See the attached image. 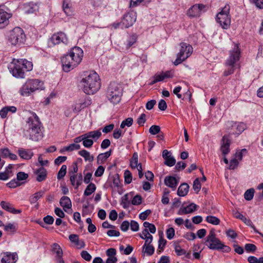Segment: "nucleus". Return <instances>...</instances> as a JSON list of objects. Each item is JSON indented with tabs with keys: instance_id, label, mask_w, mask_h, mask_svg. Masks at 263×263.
<instances>
[{
	"instance_id": "f257e3e1",
	"label": "nucleus",
	"mask_w": 263,
	"mask_h": 263,
	"mask_svg": "<svg viewBox=\"0 0 263 263\" xmlns=\"http://www.w3.org/2000/svg\"><path fill=\"white\" fill-rule=\"evenodd\" d=\"M31 114L32 116L27 119V130L25 135L31 140L37 141L43 137V133L41 129V122L35 112H32Z\"/></svg>"
},
{
	"instance_id": "f03ea898",
	"label": "nucleus",
	"mask_w": 263,
	"mask_h": 263,
	"mask_svg": "<svg viewBox=\"0 0 263 263\" xmlns=\"http://www.w3.org/2000/svg\"><path fill=\"white\" fill-rule=\"evenodd\" d=\"M32 62L26 59H13L8 68L13 76L17 78H24L25 72L32 69Z\"/></svg>"
},
{
	"instance_id": "7ed1b4c3",
	"label": "nucleus",
	"mask_w": 263,
	"mask_h": 263,
	"mask_svg": "<svg viewBox=\"0 0 263 263\" xmlns=\"http://www.w3.org/2000/svg\"><path fill=\"white\" fill-rule=\"evenodd\" d=\"M84 92L87 95H93L100 88L99 77L95 71H91L81 80Z\"/></svg>"
},
{
	"instance_id": "20e7f679",
	"label": "nucleus",
	"mask_w": 263,
	"mask_h": 263,
	"mask_svg": "<svg viewBox=\"0 0 263 263\" xmlns=\"http://www.w3.org/2000/svg\"><path fill=\"white\" fill-rule=\"evenodd\" d=\"M240 50L238 44H234V46L232 50L229 51V56L226 61L225 65L230 67L224 71V76H228L234 72V66L236 62L240 59Z\"/></svg>"
},
{
	"instance_id": "39448f33",
	"label": "nucleus",
	"mask_w": 263,
	"mask_h": 263,
	"mask_svg": "<svg viewBox=\"0 0 263 263\" xmlns=\"http://www.w3.org/2000/svg\"><path fill=\"white\" fill-rule=\"evenodd\" d=\"M205 245L208 247L213 250H222L223 252L228 253L230 252V247L224 245L221 241L216 237L215 230H210L209 235L205 238Z\"/></svg>"
},
{
	"instance_id": "423d86ee",
	"label": "nucleus",
	"mask_w": 263,
	"mask_h": 263,
	"mask_svg": "<svg viewBox=\"0 0 263 263\" xmlns=\"http://www.w3.org/2000/svg\"><path fill=\"white\" fill-rule=\"evenodd\" d=\"M43 88L42 81L38 79H29L22 86L20 92L23 96H29L35 91Z\"/></svg>"
},
{
	"instance_id": "0eeeda50",
	"label": "nucleus",
	"mask_w": 263,
	"mask_h": 263,
	"mask_svg": "<svg viewBox=\"0 0 263 263\" xmlns=\"http://www.w3.org/2000/svg\"><path fill=\"white\" fill-rule=\"evenodd\" d=\"M122 95L121 86L115 82L110 83L106 92L108 100L114 104H118L121 100Z\"/></svg>"
},
{
	"instance_id": "6e6552de",
	"label": "nucleus",
	"mask_w": 263,
	"mask_h": 263,
	"mask_svg": "<svg viewBox=\"0 0 263 263\" xmlns=\"http://www.w3.org/2000/svg\"><path fill=\"white\" fill-rule=\"evenodd\" d=\"M230 6L226 5L217 14L216 22L224 29H227L230 26L231 18L230 15Z\"/></svg>"
},
{
	"instance_id": "1a4fd4ad",
	"label": "nucleus",
	"mask_w": 263,
	"mask_h": 263,
	"mask_svg": "<svg viewBox=\"0 0 263 263\" xmlns=\"http://www.w3.org/2000/svg\"><path fill=\"white\" fill-rule=\"evenodd\" d=\"M181 48L177 54V58L174 61L175 65H178L189 58L193 52V48L191 45L185 43H180Z\"/></svg>"
},
{
	"instance_id": "9d476101",
	"label": "nucleus",
	"mask_w": 263,
	"mask_h": 263,
	"mask_svg": "<svg viewBox=\"0 0 263 263\" xmlns=\"http://www.w3.org/2000/svg\"><path fill=\"white\" fill-rule=\"evenodd\" d=\"M26 35L23 30L17 27L13 28L10 32L9 41L13 45H16L24 43Z\"/></svg>"
},
{
	"instance_id": "9b49d317",
	"label": "nucleus",
	"mask_w": 263,
	"mask_h": 263,
	"mask_svg": "<svg viewBox=\"0 0 263 263\" xmlns=\"http://www.w3.org/2000/svg\"><path fill=\"white\" fill-rule=\"evenodd\" d=\"M61 62L63 69L66 72L72 70L78 65V64L74 63L73 59L70 56L69 52L61 58Z\"/></svg>"
},
{
	"instance_id": "f8f14e48",
	"label": "nucleus",
	"mask_w": 263,
	"mask_h": 263,
	"mask_svg": "<svg viewBox=\"0 0 263 263\" xmlns=\"http://www.w3.org/2000/svg\"><path fill=\"white\" fill-rule=\"evenodd\" d=\"M70 56L73 59L74 63L78 65L81 62L83 57V51L79 47H74L69 51Z\"/></svg>"
},
{
	"instance_id": "ddd939ff",
	"label": "nucleus",
	"mask_w": 263,
	"mask_h": 263,
	"mask_svg": "<svg viewBox=\"0 0 263 263\" xmlns=\"http://www.w3.org/2000/svg\"><path fill=\"white\" fill-rule=\"evenodd\" d=\"M50 41L54 45H58L61 43L67 44L68 39L65 33L59 32L52 35L50 38Z\"/></svg>"
},
{
	"instance_id": "4468645a",
	"label": "nucleus",
	"mask_w": 263,
	"mask_h": 263,
	"mask_svg": "<svg viewBox=\"0 0 263 263\" xmlns=\"http://www.w3.org/2000/svg\"><path fill=\"white\" fill-rule=\"evenodd\" d=\"M230 144L231 141L229 136L228 135L223 136L221 140L220 150L222 155L224 156H226L229 153Z\"/></svg>"
},
{
	"instance_id": "2eb2a0df",
	"label": "nucleus",
	"mask_w": 263,
	"mask_h": 263,
	"mask_svg": "<svg viewBox=\"0 0 263 263\" xmlns=\"http://www.w3.org/2000/svg\"><path fill=\"white\" fill-rule=\"evenodd\" d=\"M136 20L135 14L132 13H127L124 15L122 19V28H127L132 26Z\"/></svg>"
},
{
	"instance_id": "dca6fc26",
	"label": "nucleus",
	"mask_w": 263,
	"mask_h": 263,
	"mask_svg": "<svg viewBox=\"0 0 263 263\" xmlns=\"http://www.w3.org/2000/svg\"><path fill=\"white\" fill-rule=\"evenodd\" d=\"M18 258L16 253L4 252L1 263H15Z\"/></svg>"
},
{
	"instance_id": "f3484780",
	"label": "nucleus",
	"mask_w": 263,
	"mask_h": 263,
	"mask_svg": "<svg viewBox=\"0 0 263 263\" xmlns=\"http://www.w3.org/2000/svg\"><path fill=\"white\" fill-rule=\"evenodd\" d=\"M12 16L11 13H9L0 8V28H4L9 24V20Z\"/></svg>"
},
{
	"instance_id": "a211bd4d",
	"label": "nucleus",
	"mask_w": 263,
	"mask_h": 263,
	"mask_svg": "<svg viewBox=\"0 0 263 263\" xmlns=\"http://www.w3.org/2000/svg\"><path fill=\"white\" fill-rule=\"evenodd\" d=\"M62 9L67 16H72L74 13L71 0H63Z\"/></svg>"
},
{
	"instance_id": "6ab92c4d",
	"label": "nucleus",
	"mask_w": 263,
	"mask_h": 263,
	"mask_svg": "<svg viewBox=\"0 0 263 263\" xmlns=\"http://www.w3.org/2000/svg\"><path fill=\"white\" fill-rule=\"evenodd\" d=\"M82 179L83 176L81 173L77 175L72 174L70 177L71 184L76 189H77L82 183Z\"/></svg>"
},
{
	"instance_id": "aec40b11",
	"label": "nucleus",
	"mask_w": 263,
	"mask_h": 263,
	"mask_svg": "<svg viewBox=\"0 0 263 263\" xmlns=\"http://www.w3.org/2000/svg\"><path fill=\"white\" fill-rule=\"evenodd\" d=\"M179 180L173 176H166L164 180L165 185L172 188L173 190H175L179 183Z\"/></svg>"
},
{
	"instance_id": "412c9836",
	"label": "nucleus",
	"mask_w": 263,
	"mask_h": 263,
	"mask_svg": "<svg viewBox=\"0 0 263 263\" xmlns=\"http://www.w3.org/2000/svg\"><path fill=\"white\" fill-rule=\"evenodd\" d=\"M34 174L36 176V180L38 182H42L45 180L47 178V170L43 167H41L34 171Z\"/></svg>"
},
{
	"instance_id": "4be33fe9",
	"label": "nucleus",
	"mask_w": 263,
	"mask_h": 263,
	"mask_svg": "<svg viewBox=\"0 0 263 263\" xmlns=\"http://www.w3.org/2000/svg\"><path fill=\"white\" fill-rule=\"evenodd\" d=\"M60 204L63 207V210L66 212L67 209H70L72 204L70 199L67 196H63L60 200Z\"/></svg>"
},
{
	"instance_id": "5701e85b",
	"label": "nucleus",
	"mask_w": 263,
	"mask_h": 263,
	"mask_svg": "<svg viewBox=\"0 0 263 263\" xmlns=\"http://www.w3.org/2000/svg\"><path fill=\"white\" fill-rule=\"evenodd\" d=\"M197 210V205L192 203L186 207L181 208L178 212V214H187L191 213Z\"/></svg>"
},
{
	"instance_id": "b1692460",
	"label": "nucleus",
	"mask_w": 263,
	"mask_h": 263,
	"mask_svg": "<svg viewBox=\"0 0 263 263\" xmlns=\"http://www.w3.org/2000/svg\"><path fill=\"white\" fill-rule=\"evenodd\" d=\"M18 154L21 158L26 160L31 159L33 156V153L31 149H25L22 148L18 149Z\"/></svg>"
},
{
	"instance_id": "393cba45",
	"label": "nucleus",
	"mask_w": 263,
	"mask_h": 263,
	"mask_svg": "<svg viewBox=\"0 0 263 263\" xmlns=\"http://www.w3.org/2000/svg\"><path fill=\"white\" fill-rule=\"evenodd\" d=\"M1 205L3 209L13 214H19L22 212L21 210L15 209L10 203L4 201H1Z\"/></svg>"
},
{
	"instance_id": "a878e982",
	"label": "nucleus",
	"mask_w": 263,
	"mask_h": 263,
	"mask_svg": "<svg viewBox=\"0 0 263 263\" xmlns=\"http://www.w3.org/2000/svg\"><path fill=\"white\" fill-rule=\"evenodd\" d=\"M189 185L186 183H182L178 187L177 195L180 197H183L187 195L189 192Z\"/></svg>"
},
{
	"instance_id": "bb28decb",
	"label": "nucleus",
	"mask_w": 263,
	"mask_h": 263,
	"mask_svg": "<svg viewBox=\"0 0 263 263\" xmlns=\"http://www.w3.org/2000/svg\"><path fill=\"white\" fill-rule=\"evenodd\" d=\"M187 14L191 17H196L200 15L199 6L197 4L193 5L188 10Z\"/></svg>"
},
{
	"instance_id": "cd10ccee",
	"label": "nucleus",
	"mask_w": 263,
	"mask_h": 263,
	"mask_svg": "<svg viewBox=\"0 0 263 263\" xmlns=\"http://www.w3.org/2000/svg\"><path fill=\"white\" fill-rule=\"evenodd\" d=\"M111 154V150H109L104 153L100 154L97 157V163L98 164H102L104 163Z\"/></svg>"
},
{
	"instance_id": "c85d7f7f",
	"label": "nucleus",
	"mask_w": 263,
	"mask_h": 263,
	"mask_svg": "<svg viewBox=\"0 0 263 263\" xmlns=\"http://www.w3.org/2000/svg\"><path fill=\"white\" fill-rule=\"evenodd\" d=\"M232 127L236 129V131L233 132L232 134L239 135L246 128V125L242 122L234 123Z\"/></svg>"
},
{
	"instance_id": "c756f323",
	"label": "nucleus",
	"mask_w": 263,
	"mask_h": 263,
	"mask_svg": "<svg viewBox=\"0 0 263 263\" xmlns=\"http://www.w3.org/2000/svg\"><path fill=\"white\" fill-rule=\"evenodd\" d=\"M137 36L136 34H132L128 36L125 44V47L127 49L136 43Z\"/></svg>"
},
{
	"instance_id": "7c9ffc66",
	"label": "nucleus",
	"mask_w": 263,
	"mask_h": 263,
	"mask_svg": "<svg viewBox=\"0 0 263 263\" xmlns=\"http://www.w3.org/2000/svg\"><path fill=\"white\" fill-rule=\"evenodd\" d=\"M45 194V191L41 190L30 196L29 200L31 204L35 203Z\"/></svg>"
},
{
	"instance_id": "2f4dec72",
	"label": "nucleus",
	"mask_w": 263,
	"mask_h": 263,
	"mask_svg": "<svg viewBox=\"0 0 263 263\" xmlns=\"http://www.w3.org/2000/svg\"><path fill=\"white\" fill-rule=\"evenodd\" d=\"M52 251L56 253L57 260L63 259V251L60 246L56 243H54L52 246Z\"/></svg>"
},
{
	"instance_id": "473e14b6",
	"label": "nucleus",
	"mask_w": 263,
	"mask_h": 263,
	"mask_svg": "<svg viewBox=\"0 0 263 263\" xmlns=\"http://www.w3.org/2000/svg\"><path fill=\"white\" fill-rule=\"evenodd\" d=\"M85 135L87 136V138L93 139L96 141L101 136L102 133L100 130H97L88 132L85 134Z\"/></svg>"
},
{
	"instance_id": "72a5a7b5",
	"label": "nucleus",
	"mask_w": 263,
	"mask_h": 263,
	"mask_svg": "<svg viewBox=\"0 0 263 263\" xmlns=\"http://www.w3.org/2000/svg\"><path fill=\"white\" fill-rule=\"evenodd\" d=\"M79 154L83 157L86 161H89L92 162L94 160V157L91 156L89 152L85 149H83L79 152Z\"/></svg>"
},
{
	"instance_id": "f704fd0d",
	"label": "nucleus",
	"mask_w": 263,
	"mask_h": 263,
	"mask_svg": "<svg viewBox=\"0 0 263 263\" xmlns=\"http://www.w3.org/2000/svg\"><path fill=\"white\" fill-rule=\"evenodd\" d=\"M155 251V248L152 245H144L142 247V253L146 254L147 256L152 255Z\"/></svg>"
},
{
	"instance_id": "c9c22d12",
	"label": "nucleus",
	"mask_w": 263,
	"mask_h": 263,
	"mask_svg": "<svg viewBox=\"0 0 263 263\" xmlns=\"http://www.w3.org/2000/svg\"><path fill=\"white\" fill-rule=\"evenodd\" d=\"M96 186L95 184L94 183H90L87 186L85 190L84 191V195L86 196H89L96 191Z\"/></svg>"
},
{
	"instance_id": "e433bc0d",
	"label": "nucleus",
	"mask_w": 263,
	"mask_h": 263,
	"mask_svg": "<svg viewBox=\"0 0 263 263\" xmlns=\"http://www.w3.org/2000/svg\"><path fill=\"white\" fill-rule=\"evenodd\" d=\"M205 221L213 225H218L220 222V220L218 218L211 215L207 216L205 218Z\"/></svg>"
},
{
	"instance_id": "4c0bfd02",
	"label": "nucleus",
	"mask_w": 263,
	"mask_h": 263,
	"mask_svg": "<svg viewBox=\"0 0 263 263\" xmlns=\"http://www.w3.org/2000/svg\"><path fill=\"white\" fill-rule=\"evenodd\" d=\"M130 202L129 200V197L127 194L124 195L121 198V204L124 209H127L130 205Z\"/></svg>"
},
{
	"instance_id": "58836bf2",
	"label": "nucleus",
	"mask_w": 263,
	"mask_h": 263,
	"mask_svg": "<svg viewBox=\"0 0 263 263\" xmlns=\"http://www.w3.org/2000/svg\"><path fill=\"white\" fill-rule=\"evenodd\" d=\"M138 162V153L135 152L133 154V157L130 161V165L132 168H136L137 167Z\"/></svg>"
},
{
	"instance_id": "ea45409f",
	"label": "nucleus",
	"mask_w": 263,
	"mask_h": 263,
	"mask_svg": "<svg viewBox=\"0 0 263 263\" xmlns=\"http://www.w3.org/2000/svg\"><path fill=\"white\" fill-rule=\"evenodd\" d=\"M87 137V136L85 135V134L83 141V145L85 147L90 148L92 146L93 144V141L92 139Z\"/></svg>"
},
{
	"instance_id": "a19ab883",
	"label": "nucleus",
	"mask_w": 263,
	"mask_h": 263,
	"mask_svg": "<svg viewBox=\"0 0 263 263\" xmlns=\"http://www.w3.org/2000/svg\"><path fill=\"white\" fill-rule=\"evenodd\" d=\"M87 105L88 104H87L85 101L83 102H81L80 103H77L74 105L73 110V111L78 112L83 108H85Z\"/></svg>"
},
{
	"instance_id": "79ce46f5",
	"label": "nucleus",
	"mask_w": 263,
	"mask_h": 263,
	"mask_svg": "<svg viewBox=\"0 0 263 263\" xmlns=\"http://www.w3.org/2000/svg\"><path fill=\"white\" fill-rule=\"evenodd\" d=\"M67 172V166L66 165H63L60 171L58 173L57 179L61 180L65 176Z\"/></svg>"
},
{
	"instance_id": "37998d69",
	"label": "nucleus",
	"mask_w": 263,
	"mask_h": 263,
	"mask_svg": "<svg viewBox=\"0 0 263 263\" xmlns=\"http://www.w3.org/2000/svg\"><path fill=\"white\" fill-rule=\"evenodd\" d=\"M254 194V190L253 189H250L246 191L244 194V197L246 200L250 201L253 198Z\"/></svg>"
},
{
	"instance_id": "c03bdc74",
	"label": "nucleus",
	"mask_w": 263,
	"mask_h": 263,
	"mask_svg": "<svg viewBox=\"0 0 263 263\" xmlns=\"http://www.w3.org/2000/svg\"><path fill=\"white\" fill-rule=\"evenodd\" d=\"M143 226L145 229L148 228V230L151 233L154 234L156 231V228L154 224L145 221L143 223Z\"/></svg>"
},
{
	"instance_id": "a18cd8bd",
	"label": "nucleus",
	"mask_w": 263,
	"mask_h": 263,
	"mask_svg": "<svg viewBox=\"0 0 263 263\" xmlns=\"http://www.w3.org/2000/svg\"><path fill=\"white\" fill-rule=\"evenodd\" d=\"M80 147H81V146L79 144H76V143H72V144H70V145H69L67 146L64 147V150L68 151V152H71L75 149H76V150L79 149H80Z\"/></svg>"
},
{
	"instance_id": "49530a36",
	"label": "nucleus",
	"mask_w": 263,
	"mask_h": 263,
	"mask_svg": "<svg viewBox=\"0 0 263 263\" xmlns=\"http://www.w3.org/2000/svg\"><path fill=\"white\" fill-rule=\"evenodd\" d=\"M133 123V119L132 118H128L125 120H123L120 125V128H124L125 126L130 127L132 126Z\"/></svg>"
},
{
	"instance_id": "de8ad7c7",
	"label": "nucleus",
	"mask_w": 263,
	"mask_h": 263,
	"mask_svg": "<svg viewBox=\"0 0 263 263\" xmlns=\"http://www.w3.org/2000/svg\"><path fill=\"white\" fill-rule=\"evenodd\" d=\"M201 185L199 178H196L193 182V188L196 193H198L201 189Z\"/></svg>"
},
{
	"instance_id": "09e8293b",
	"label": "nucleus",
	"mask_w": 263,
	"mask_h": 263,
	"mask_svg": "<svg viewBox=\"0 0 263 263\" xmlns=\"http://www.w3.org/2000/svg\"><path fill=\"white\" fill-rule=\"evenodd\" d=\"M124 181L127 184H129L132 181V175L130 172L128 170H126L124 173Z\"/></svg>"
},
{
	"instance_id": "8fccbe9b",
	"label": "nucleus",
	"mask_w": 263,
	"mask_h": 263,
	"mask_svg": "<svg viewBox=\"0 0 263 263\" xmlns=\"http://www.w3.org/2000/svg\"><path fill=\"white\" fill-rule=\"evenodd\" d=\"M176 163V160L173 156L166 158L164 164L168 166H173Z\"/></svg>"
},
{
	"instance_id": "3c124183",
	"label": "nucleus",
	"mask_w": 263,
	"mask_h": 263,
	"mask_svg": "<svg viewBox=\"0 0 263 263\" xmlns=\"http://www.w3.org/2000/svg\"><path fill=\"white\" fill-rule=\"evenodd\" d=\"M149 132L152 135H156L160 132V127L158 125H152L149 129Z\"/></svg>"
},
{
	"instance_id": "603ef678",
	"label": "nucleus",
	"mask_w": 263,
	"mask_h": 263,
	"mask_svg": "<svg viewBox=\"0 0 263 263\" xmlns=\"http://www.w3.org/2000/svg\"><path fill=\"white\" fill-rule=\"evenodd\" d=\"M166 240L163 238L162 235L160 236L158 240V249L163 251L166 245Z\"/></svg>"
},
{
	"instance_id": "864d4df0",
	"label": "nucleus",
	"mask_w": 263,
	"mask_h": 263,
	"mask_svg": "<svg viewBox=\"0 0 263 263\" xmlns=\"http://www.w3.org/2000/svg\"><path fill=\"white\" fill-rule=\"evenodd\" d=\"M246 225L251 227L255 231V233H258V231L256 230V228L253 224L251 220L244 217L241 220Z\"/></svg>"
},
{
	"instance_id": "5fc2aeb1",
	"label": "nucleus",
	"mask_w": 263,
	"mask_h": 263,
	"mask_svg": "<svg viewBox=\"0 0 263 263\" xmlns=\"http://www.w3.org/2000/svg\"><path fill=\"white\" fill-rule=\"evenodd\" d=\"M28 175L23 172H18L16 175V180L17 181H23L28 178Z\"/></svg>"
},
{
	"instance_id": "6e6d98bb",
	"label": "nucleus",
	"mask_w": 263,
	"mask_h": 263,
	"mask_svg": "<svg viewBox=\"0 0 263 263\" xmlns=\"http://www.w3.org/2000/svg\"><path fill=\"white\" fill-rule=\"evenodd\" d=\"M146 116L145 114H142L137 119V123L139 126H143L146 121Z\"/></svg>"
},
{
	"instance_id": "4d7b16f0",
	"label": "nucleus",
	"mask_w": 263,
	"mask_h": 263,
	"mask_svg": "<svg viewBox=\"0 0 263 263\" xmlns=\"http://www.w3.org/2000/svg\"><path fill=\"white\" fill-rule=\"evenodd\" d=\"M166 237L167 239H172L175 235V230L173 228H170L166 231Z\"/></svg>"
},
{
	"instance_id": "13d9d810",
	"label": "nucleus",
	"mask_w": 263,
	"mask_h": 263,
	"mask_svg": "<svg viewBox=\"0 0 263 263\" xmlns=\"http://www.w3.org/2000/svg\"><path fill=\"white\" fill-rule=\"evenodd\" d=\"M21 183H19L18 181L15 179L11 180L8 183H7V186L10 188H15L17 186H20Z\"/></svg>"
},
{
	"instance_id": "bf43d9fd",
	"label": "nucleus",
	"mask_w": 263,
	"mask_h": 263,
	"mask_svg": "<svg viewBox=\"0 0 263 263\" xmlns=\"http://www.w3.org/2000/svg\"><path fill=\"white\" fill-rule=\"evenodd\" d=\"M238 164L239 162L238 160L236 158L233 159L230 162L229 169L234 170L238 166Z\"/></svg>"
},
{
	"instance_id": "052dcab7",
	"label": "nucleus",
	"mask_w": 263,
	"mask_h": 263,
	"mask_svg": "<svg viewBox=\"0 0 263 263\" xmlns=\"http://www.w3.org/2000/svg\"><path fill=\"white\" fill-rule=\"evenodd\" d=\"M245 249L246 251L250 252H254L256 250L257 248L255 245L252 243H246L245 246Z\"/></svg>"
},
{
	"instance_id": "680f3d73",
	"label": "nucleus",
	"mask_w": 263,
	"mask_h": 263,
	"mask_svg": "<svg viewBox=\"0 0 263 263\" xmlns=\"http://www.w3.org/2000/svg\"><path fill=\"white\" fill-rule=\"evenodd\" d=\"M142 202V197L139 195H136L132 200V204L133 205H139Z\"/></svg>"
},
{
	"instance_id": "e2e57ef3",
	"label": "nucleus",
	"mask_w": 263,
	"mask_h": 263,
	"mask_svg": "<svg viewBox=\"0 0 263 263\" xmlns=\"http://www.w3.org/2000/svg\"><path fill=\"white\" fill-rule=\"evenodd\" d=\"M152 213V211L151 210H146V211L141 213L139 215V217L140 219L142 220H144L147 219L148 216Z\"/></svg>"
},
{
	"instance_id": "0e129e2a",
	"label": "nucleus",
	"mask_w": 263,
	"mask_h": 263,
	"mask_svg": "<svg viewBox=\"0 0 263 263\" xmlns=\"http://www.w3.org/2000/svg\"><path fill=\"white\" fill-rule=\"evenodd\" d=\"M130 229L133 231L137 232L139 229L138 223L135 220H131L130 222Z\"/></svg>"
},
{
	"instance_id": "69168bd1",
	"label": "nucleus",
	"mask_w": 263,
	"mask_h": 263,
	"mask_svg": "<svg viewBox=\"0 0 263 263\" xmlns=\"http://www.w3.org/2000/svg\"><path fill=\"white\" fill-rule=\"evenodd\" d=\"M105 168L102 166L100 165L95 172V176L96 177H101L103 175L104 172Z\"/></svg>"
},
{
	"instance_id": "338daca9",
	"label": "nucleus",
	"mask_w": 263,
	"mask_h": 263,
	"mask_svg": "<svg viewBox=\"0 0 263 263\" xmlns=\"http://www.w3.org/2000/svg\"><path fill=\"white\" fill-rule=\"evenodd\" d=\"M69 239L72 242L75 243L77 245H79V239L78 235L71 234L69 236Z\"/></svg>"
},
{
	"instance_id": "774afa93",
	"label": "nucleus",
	"mask_w": 263,
	"mask_h": 263,
	"mask_svg": "<svg viewBox=\"0 0 263 263\" xmlns=\"http://www.w3.org/2000/svg\"><path fill=\"white\" fill-rule=\"evenodd\" d=\"M130 226V223L127 220H125L123 221L120 226V229L122 231L126 232L127 231Z\"/></svg>"
}]
</instances>
